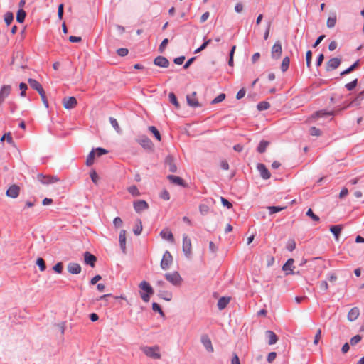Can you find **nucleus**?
I'll list each match as a JSON object with an SVG mask.
<instances>
[{
  "mask_svg": "<svg viewBox=\"0 0 364 364\" xmlns=\"http://www.w3.org/2000/svg\"><path fill=\"white\" fill-rule=\"evenodd\" d=\"M139 287L144 292H141V297L144 302H148L150 299V296L154 294V290L151 285L146 281H142Z\"/></svg>",
  "mask_w": 364,
  "mask_h": 364,
  "instance_id": "f257e3e1",
  "label": "nucleus"
},
{
  "mask_svg": "<svg viewBox=\"0 0 364 364\" xmlns=\"http://www.w3.org/2000/svg\"><path fill=\"white\" fill-rule=\"evenodd\" d=\"M141 349L146 356L151 358L158 360L161 357L160 353V348L158 346H144Z\"/></svg>",
  "mask_w": 364,
  "mask_h": 364,
  "instance_id": "f03ea898",
  "label": "nucleus"
},
{
  "mask_svg": "<svg viewBox=\"0 0 364 364\" xmlns=\"http://www.w3.org/2000/svg\"><path fill=\"white\" fill-rule=\"evenodd\" d=\"M164 277L167 281L176 287L181 286L183 282V279L178 272L166 273Z\"/></svg>",
  "mask_w": 364,
  "mask_h": 364,
  "instance_id": "7ed1b4c3",
  "label": "nucleus"
},
{
  "mask_svg": "<svg viewBox=\"0 0 364 364\" xmlns=\"http://www.w3.org/2000/svg\"><path fill=\"white\" fill-rule=\"evenodd\" d=\"M37 179L42 184H44V185H49V184L58 183L60 181L58 176H49V175L46 176V175H43L42 173H39L37 175Z\"/></svg>",
  "mask_w": 364,
  "mask_h": 364,
  "instance_id": "20e7f679",
  "label": "nucleus"
},
{
  "mask_svg": "<svg viewBox=\"0 0 364 364\" xmlns=\"http://www.w3.org/2000/svg\"><path fill=\"white\" fill-rule=\"evenodd\" d=\"M173 263V257L169 251H166L161 261V268L164 270H167L170 268L171 264Z\"/></svg>",
  "mask_w": 364,
  "mask_h": 364,
  "instance_id": "39448f33",
  "label": "nucleus"
},
{
  "mask_svg": "<svg viewBox=\"0 0 364 364\" xmlns=\"http://www.w3.org/2000/svg\"><path fill=\"white\" fill-rule=\"evenodd\" d=\"M191 239L186 236L183 235V251L185 253L186 256L189 257L191 255Z\"/></svg>",
  "mask_w": 364,
  "mask_h": 364,
  "instance_id": "423d86ee",
  "label": "nucleus"
},
{
  "mask_svg": "<svg viewBox=\"0 0 364 364\" xmlns=\"http://www.w3.org/2000/svg\"><path fill=\"white\" fill-rule=\"evenodd\" d=\"M282 53V45L279 41L276 42L272 48L271 54L273 58L278 59Z\"/></svg>",
  "mask_w": 364,
  "mask_h": 364,
  "instance_id": "0eeeda50",
  "label": "nucleus"
},
{
  "mask_svg": "<svg viewBox=\"0 0 364 364\" xmlns=\"http://www.w3.org/2000/svg\"><path fill=\"white\" fill-rule=\"evenodd\" d=\"M134 208L136 213H141L149 208L148 203L144 200H139L134 202Z\"/></svg>",
  "mask_w": 364,
  "mask_h": 364,
  "instance_id": "6e6552de",
  "label": "nucleus"
},
{
  "mask_svg": "<svg viewBox=\"0 0 364 364\" xmlns=\"http://www.w3.org/2000/svg\"><path fill=\"white\" fill-rule=\"evenodd\" d=\"M77 100L74 97H65L63 100V107L67 109L74 108L77 105Z\"/></svg>",
  "mask_w": 364,
  "mask_h": 364,
  "instance_id": "1a4fd4ad",
  "label": "nucleus"
},
{
  "mask_svg": "<svg viewBox=\"0 0 364 364\" xmlns=\"http://www.w3.org/2000/svg\"><path fill=\"white\" fill-rule=\"evenodd\" d=\"M186 100L188 105L192 107H198L201 106L196 97V92H193L191 95H188L186 96Z\"/></svg>",
  "mask_w": 364,
  "mask_h": 364,
  "instance_id": "9d476101",
  "label": "nucleus"
},
{
  "mask_svg": "<svg viewBox=\"0 0 364 364\" xmlns=\"http://www.w3.org/2000/svg\"><path fill=\"white\" fill-rule=\"evenodd\" d=\"M20 188L17 185L11 186L6 191V195L11 198H16L18 196Z\"/></svg>",
  "mask_w": 364,
  "mask_h": 364,
  "instance_id": "9b49d317",
  "label": "nucleus"
},
{
  "mask_svg": "<svg viewBox=\"0 0 364 364\" xmlns=\"http://www.w3.org/2000/svg\"><path fill=\"white\" fill-rule=\"evenodd\" d=\"M341 64V60L338 58H333L326 63V70L331 71L336 69Z\"/></svg>",
  "mask_w": 364,
  "mask_h": 364,
  "instance_id": "f8f14e48",
  "label": "nucleus"
},
{
  "mask_svg": "<svg viewBox=\"0 0 364 364\" xmlns=\"http://www.w3.org/2000/svg\"><path fill=\"white\" fill-rule=\"evenodd\" d=\"M257 168L263 179L267 180L271 177L270 172L263 164H258Z\"/></svg>",
  "mask_w": 364,
  "mask_h": 364,
  "instance_id": "ddd939ff",
  "label": "nucleus"
},
{
  "mask_svg": "<svg viewBox=\"0 0 364 364\" xmlns=\"http://www.w3.org/2000/svg\"><path fill=\"white\" fill-rule=\"evenodd\" d=\"M84 260L85 264L94 267L97 261V257L89 252H85L84 254Z\"/></svg>",
  "mask_w": 364,
  "mask_h": 364,
  "instance_id": "4468645a",
  "label": "nucleus"
},
{
  "mask_svg": "<svg viewBox=\"0 0 364 364\" xmlns=\"http://www.w3.org/2000/svg\"><path fill=\"white\" fill-rule=\"evenodd\" d=\"M201 342L208 352H213L214 349L212 342L208 335H203L201 336Z\"/></svg>",
  "mask_w": 364,
  "mask_h": 364,
  "instance_id": "2eb2a0df",
  "label": "nucleus"
},
{
  "mask_svg": "<svg viewBox=\"0 0 364 364\" xmlns=\"http://www.w3.org/2000/svg\"><path fill=\"white\" fill-rule=\"evenodd\" d=\"M154 63L159 67L161 68H168L169 65V61L168 59L164 56H158L156 57L154 60Z\"/></svg>",
  "mask_w": 364,
  "mask_h": 364,
  "instance_id": "dca6fc26",
  "label": "nucleus"
},
{
  "mask_svg": "<svg viewBox=\"0 0 364 364\" xmlns=\"http://www.w3.org/2000/svg\"><path fill=\"white\" fill-rule=\"evenodd\" d=\"M294 260L293 259H289L286 263L283 265L282 267V269L284 271V272H287V274H294Z\"/></svg>",
  "mask_w": 364,
  "mask_h": 364,
  "instance_id": "f3484780",
  "label": "nucleus"
},
{
  "mask_svg": "<svg viewBox=\"0 0 364 364\" xmlns=\"http://www.w3.org/2000/svg\"><path fill=\"white\" fill-rule=\"evenodd\" d=\"M11 90V85H4L0 90V102H3L4 100L9 95Z\"/></svg>",
  "mask_w": 364,
  "mask_h": 364,
  "instance_id": "a211bd4d",
  "label": "nucleus"
},
{
  "mask_svg": "<svg viewBox=\"0 0 364 364\" xmlns=\"http://www.w3.org/2000/svg\"><path fill=\"white\" fill-rule=\"evenodd\" d=\"M126 233L125 230H122L119 236V245L123 253H126Z\"/></svg>",
  "mask_w": 364,
  "mask_h": 364,
  "instance_id": "6ab92c4d",
  "label": "nucleus"
},
{
  "mask_svg": "<svg viewBox=\"0 0 364 364\" xmlns=\"http://www.w3.org/2000/svg\"><path fill=\"white\" fill-rule=\"evenodd\" d=\"M28 82L30 85V86L35 90H36L38 94H42L43 92H44L43 88L42 87L41 85L36 80L29 78L28 80Z\"/></svg>",
  "mask_w": 364,
  "mask_h": 364,
  "instance_id": "aec40b11",
  "label": "nucleus"
},
{
  "mask_svg": "<svg viewBox=\"0 0 364 364\" xmlns=\"http://www.w3.org/2000/svg\"><path fill=\"white\" fill-rule=\"evenodd\" d=\"M360 315V310L358 307L352 308L348 314V319L350 321H355Z\"/></svg>",
  "mask_w": 364,
  "mask_h": 364,
  "instance_id": "412c9836",
  "label": "nucleus"
},
{
  "mask_svg": "<svg viewBox=\"0 0 364 364\" xmlns=\"http://www.w3.org/2000/svg\"><path fill=\"white\" fill-rule=\"evenodd\" d=\"M68 271L70 274H77L81 272V267L77 263H69L68 265Z\"/></svg>",
  "mask_w": 364,
  "mask_h": 364,
  "instance_id": "4be33fe9",
  "label": "nucleus"
},
{
  "mask_svg": "<svg viewBox=\"0 0 364 364\" xmlns=\"http://www.w3.org/2000/svg\"><path fill=\"white\" fill-rule=\"evenodd\" d=\"M160 235L164 240H168L171 242H174L173 235L171 231L170 230H168V228L162 230L160 232Z\"/></svg>",
  "mask_w": 364,
  "mask_h": 364,
  "instance_id": "5701e85b",
  "label": "nucleus"
},
{
  "mask_svg": "<svg viewBox=\"0 0 364 364\" xmlns=\"http://www.w3.org/2000/svg\"><path fill=\"white\" fill-rule=\"evenodd\" d=\"M138 142L145 149H151L153 146L151 141L146 136H141V138L138 140Z\"/></svg>",
  "mask_w": 364,
  "mask_h": 364,
  "instance_id": "b1692460",
  "label": "nucleus"
},
{
  "mask_svg": "<svg viewBox=\"0 0 364 364\" xmlns=\"http://www.w3.org/2000/svg\"><path fill=\"white\" fill-rule=\"evenodd\" d=\"M266 336L268 338V344L273 345L275 344L278 341L277 336L272 331H267L265 332Z\"/></svg>",
  "mask_w": 364,
  "mask_h": 364,
  "instance_id": "393cba45",
  "label": "nucleus"
},
{
  "mask_svg": "<svg viewBox=\"0 0 364 364\" xmlns=\"http://www.w3.org/2000/svg\"><path fill=\"white\" fill-rule=\"evenodd\" d=\"M342 230H343V225H332L330 228V231L335 236V239L336 241H338L339 235Z\"/></svg>",
  "mask_w": 364,
  "mask_h": 364,
  "instance_id": "a878e982",
  "label": "nucleus"
},
{
  "mask_svg": "<svg viewBox=\"0 0 364 364\" xmlns=\"http://www.w3.org/2000/svg\"><path fill=\"white\" fill-rule=\"evenodd\" d=\"M166 164L167 165L169 171L174 173L177 171L176 165L173 161V159L171 156H168L166 159Z\"/></svg>",
  "mask_w": 364,
  "mask_h": 364,
  "instance_id": "bb28decb",
  "label": "nucleus"
},
{
  "mask_svg": "<svg viewBox=\"0 0 364 364\" xmlns=\"http://www.w3.org/2000/svg\"><path fill=\"white\" fill-rule=\"evenodd\" d=\"M168 179L174 184L185 186L184 181L179 176H173V175H169L168 176Z\"/></svg>",
  "mask_w": 364,
  "mask_h": 364,
  "instance_id": "cd10ccee",
  "label": "nucleus"
},
{
  "mask_svg": "<svg viewBox=\"0 0 364 364\" xmlns=\"http://www.w3.org/2000/svg\"><path fill=\"white\" fill-rule=\"evenodd\" d=\"M230 301V297H221L218 301V307L220 310L224 309Z\"/></svg>",
  "mask_w": 364,
  "mask_h": 364,
  "instance_id": "c85d7f7f",
  "label": "nucleus"
},
{
  "mask_svg": "<svg viewBox=\"0 0 364 364\" xmlns=\"http://www.w3.org/2000/svg\"><path fill=\"white\" fill-rule=\"evenodd\" d=\"M336 14L333 13L327 19L326 25L328 28H332L335 26L336 23Z\"/></svg>",
  "mask_w": 364,
  "mask_h": 364,
  "instance_id": "c756f323",
  "label": "nucleus"
},
{
  "mask_svg": "<svg viewBox=\"0 0 364 364\" xmlns=\"http://www.w3.org/2000/svg\"><path fill=\"white\" fill-rule=\"evenodd\" d=\"M26 16V11L23 9H20L16 14V21L18 23H23Z\"/></svg>",
  "mask_w": 364,
  "mask_h": 364,
  "instance_id": "7c9ffc66",
  "label": "nucleus"
},
{
  "mask_svg": "<svg viewBox=\"0 0 364 364\" xmlns=\"http://www.w3.org/2000/svg\"><path fill=\"white\" fill-rule=\"evenodd\" d=\"M269 142L267 141H264V140L261 141L257 147V151L259 153L264 152L266 151L267 147L269 146Z\"/></svg>",
  "mask_w": 364,
  "mask_h": 364,
  "instance_id": "2f4dec72",
  "label": "nucleus"
},
{
  "mask_svg": "<svg viewBox=\"0 0 364 364\" xmlns=\"http://www.w3.org/2000/svg\"><path fill=\"white\" fill-rule=\"evenodd\" d=\"M95 155L96 154H95L94 150H92L90 152V154H88V156L87 157V160H86L87 166H90L93 164Z\"/></svg>",
  "mask_w": 364,
  "mask_h": 364,
  "instance_id": "473e14b6",
  "label": "nucleus"
},
{
  "mask_svg": "<svg viewBox=\"0 0 364 364\" xmlns=\"http://www.w3.org/2000/svg\"><path fill=\"white\" fill-rule=\"evenodd\" d=\"M290 60L289 57H285L283 58L282 65H281V69L282 72H285L288 70L289 66Z\"/></svg>",
  "mask_w": 364,
  "mask_h": 364,
  "instance_id": "72a5a7b5",
  "label": "nucleus"
},
{
  "mask_svg": "<svg viewBox=\"0 0 364 364\" xmlns=\"http://www.w3.org/2000/svg\"><path fill=\"white\" fill-rule=\"evenodd\" d=\"M149 130L154 135V136L159 141L161 140L160 132L154 126L149 127Z\"/></svg>",
  "mask_w": 364,
  "mask_h": 364,
  "instance_id": "f704fd0d",
  "label": "nucleus"
},
{
  "mask_svg": "<svg viewBox=\"0 0 364 364\" xmlns=\"http://www.w3.org/2000/svg\"><path fill=\"white\" fill-rule=\"evenodd\" d=\"M136 223H137L136 224V226L134 228L133 231L136 235H139L141 234V232L142 231V223H141V220H139V219L137 220Z\"/></svg>",
  "mask_w": 364,
  "mask_h": 364,
  "instance_id": "c9c22d12",
  "label": "nucleus"
},
{
  "mask_svg": "<svg viewBox=\"0 0 364 364\" xmlns=\"http://www.w3.org/2000/svg\"><path fill=\"white\" fill-rule=\"evenodd\" d=\"M168 98H169V100L170 102L176 107V108H179L180 105H179V103L177 100V98L175 95L174 93L173 92H171L169 93L168 95Z\"/></svg>",
  "mask_w": 364,
  "mask_h": 364,
  "instance_id": "e433bc0d",
  "label": "nucleus"
},
{
  "mask_svg": "<svg viewBox=\"0 0 364 364\" xmlns=\"http://www.w3.org/2000/svg\"><path fill=\"white\" fill-rule=\"evenodd\" d=\"M358 64H359V62L358 60L355 63H353L350 67H349L348 69L341 72V75H345L350 73V72L354 70L358 66Z\"/></svg>",
  "mask_w": 364,
  "mask_h": 364,
  "instance_id": "4c0bfd02",
  "label": "nucleus"
},
{
  "mask_svg": "<svg viewBox=\"0 0 364 364\" xmlns=\"http://www.w3.org/2000/svg\"><path fill=\"white\" fill-rule=\"evenodd\" d=\"M109 122L112 126L114 127V129L117 131V132L119 133L121 132V129L117 120L113 117H109Z\"/></svg>",
  "mask_w": 364,
  "mask_h": 364,
  "instance_id": "58836bf2",
  "label": "nucleus"
},
{
  "mask_svg": "<svg viewBox=\"0 0 364 364\" xmlns=\"http://www.w3.org/2000/svg\"><path fill=\"white\" fill-rule=\"evenodd\" d=\"M270 107V105L269 102H264V101H262V102H260L258 105H257V109L259 110V111H263V110H266L267 109H269Z\"/></svg>",
  "mask_w": 364,
  "mask_h": 364,
  "instance_id": "ea45409f",
  "label": "nucleus"
},
{
  "mask_svg": "<svg viewBox=\"0 0 364 364\" xmlns=\"http://www.w3.org/2000/svg\"><path fill=\"white\" fill-rule=\"evenodd\" d=\"M285 208V207H279V206H269L267 207V209L269 211V214H274L276 213H278L281 210H283Z\"/></svg>",
  "mask_w": 364,
  "mask_h": 364,
  "instance_id": "a19ab883",
  "label": "nucleus"
},
{
  "mask_svg": "<svg viewBox=\"0 0 364 364\" xmlns=\"http://www.w3.org/2000/svg\"><path fill=\"white\" fill-rule=\"evenodd\" d=\"M14 19V15L11 12L6 13L4 16V21L7 26L10 25Z\"/></svg>",
  "mask_w": 364,
  "mask_h": 364,
  "instance_id": "79ce46f5",
  "label": "nucleus"
},
{
  "mask_svg": "<svg viewBox=\"0 0 364 364\" xmlns=\"http://www.w3.org/2000/svg\"><path fill=\"white\" fill-rule=\"evenodd\" d=\"M286 247L289 251H290V252L293 251L296 248V242H295L294 240H293V239L289 240L287 242Z\"/></svg>",
  "mask_w": 364,
  "mask_h": 364,
  "instance_id": "37998d69",
  "label": "nucleus"
},
{
  "mask_svg": "<svg viewBox=\"0 0 364 364\" xmlns=\"http://www.w3.org/2000/svg\"><path fill=\"white\" fill-rule=\"evenodd\" d=\"M159 296L166 301H170L172 298V294L169 291H161Z\"/></svg>",
  "mask_w": 364,
  "mask_h": 364,
  "instance_id": "c03bdc74",
  "label": "nucleus"
},
{
  "mask_svg": "<svg viewBox=\"0 0 364 364\" xmlns=\"http://www.w3.org/2000/svg\"><path fill=\"white\" fill-rule=\"evenodd\" d=\"M36 264L38 266L41 271H44L46 268L45 261L43 258H38L36 260Z\"/></svg>",
  "mask_w": 364,
  "mask_h": 364,
  "instance_id": "a18cd8bd",
  "label": "nucleus"
},
{
  "mask_svg": "<svg viewBox=\"0 0 364 364\" xmlns=\"http://www.w3.org/2000/svg\"><path fill=\"white\" fill-rule=\"evenodd\" d=\"M306 215L310 217L313 220H314L316 222H318L320 220L319 217L318 215H315L311 208H309L307 210Z\"/></svg>",
  "mask_w": 364,
  "mask_h": 364,
  "instance_id": "49530a36",
  "label": "nucleus"
},
{
  "mask_svg": "<svg viewBox=\"0 0 364 364\" xmlns=\"http://www.w3.org/2000/svg\"><path fill=\"white\" fill-rule=\"evenodd\" d=\"M6 140L8 143H9L10 144H12L14 143L13 141V138L11 136V134L10 132H8L6 134H5L4 135L2 136V137L1 138V141H3L4 140Z\"/></svg>",
  "mask_w": 364,
  "mask_h": 364,
  "instance_id": "de8ad7c7",
  "label": "nucleus"
},
{
  "mask_svg": "<svg viewBox=\"0 0 364 364\" xmlns=\"http://www.w3.org/2000/svg\"><path fill=\"white\" fill-rule=\"evenodd\" d=\"M332 114H333V112H326L323 110H321V111L316 112L314 114V117H323L325 116H328V115H332Z\"/></svg>",
  "mask_w": 364,
  "mask_h": 364,
  "instance_id": "09e8293b",
  "label": "nucleus"
},
{
  "mask_svg": "<svg viewBox=\"0 0 364 364\" xmlns=\"http://www.w3.org/2000/svg\"><path fill=\"white\" fill-rule=\"evenodd\" d=\"M128 191L133 196H139V191L136 186H132L128 188Z\"/></svg>",
  "mask_w": 364,
  "mask_h": 364,
  "instance_id": "8fccbe9b",
  "label": "nucleus"
},
{
  "mask_svg": "<svg viewBox=\"0 0 364 364\" xmlns=\"http://www.w3.org/2000/svg\"><path fill=\"white\" fill-rule=\"evenodd\" d=\"M364 99V91L361 92L358 97L350 102V105H358V102Z\"/></svg>",
  "mask_w": 364,
  "mask_h": 364,
  "instance_id": "3c124183",
  "label": "nucleus"
},
{
  "mask_svg": "<svg viewBox=\"0 0 364 364\" xmlns=\"http://www.w3.org/2000/svg\"><path fill=\"white\" fill-rule=\"evenodd\" d=\"M225 98V95L224 93L220 94L218 96H217L215 99L213 100L212 104H217L222 101H223Z\"/></svg>",
  "mask_w": 364,
  "mask_h": 364,
  "instance_id": "603ef678",
  "label": "nucleus"
},
{
  "mask_svg": "<svg viewBox=\"0 0 364 364\" xmlns=\"http://www.w3.org/2000/svg\"><path fill=\"white\" fill-rule=\"evenodd\" d=\"M311 58H312V53L311 50H308L306 53V65L309 68H311Z\"/></svg>",
  "mask_w": 364,
  "mask_h": 364,
  "instance_id": "864d4df0",
  "label": "nucleus"
},
{
  "mask_svg": "<svg viewBox=\"0 0 364 364\" xmlns=\"http://www.w3.org/2000/svg\"><path fill=\"white\" fill-rule=\"evenodd\" d=\"M309 132H310L311 135H312V136H318L321 134V130L315 127H311Z\"/></svg>",
  "mask_w": 364,
  "mask_h": 364,
  "instance_id": "5fc2aeb1",
  "label": "nucleus"
},
{
  "mask_svg": "<svg viewBox=\"0 0 364 364\" xmlns=\"http://www.w3.org/2000/svg\"><path fill=\"white\" fill-rule=\"evenodd\" d=\"M235 49H236V46H233L232 47V48H231V50H230V59H229V61H228V64H229L230 66H233V55H234Z\"/></svg>",
  "mask_w": 364,
  "mask_h": 364,
  "instance_id": "6e6d98bb",
  "label": "nucleus"
},
{
  "mask_svg": "<svg viewBox=\"0 0 364 364\" xmlns=\"http://www.w3.org/2000/svg\"><path fill=\"white\" fill-rule=\"evenodd\" d=\"M53 270L58 274H61L63 272V266L62 262H58L53 267Z\"/></svg>",
  "mask_w": 364,
  "mask_h": 364,
  "instance_id": "4d7b16f0",
  "label": "nucleus"
},
{
  "mask_svg": "<svg viewBox=\"0 0 364 364\" xmlns=\"http://www.w3.org/2000/svg\"><path fill=\"white\" fill-rule=\"evenodd\" d=\"M93 150L97 156H100L108 153V151L103 148H97L96 149Z\"/></svg>",
  "mask_w": 364,
  "mask_h": 364,
  "instance_id": "13d9d810",
  "label": "nucleus"
},
{
  "mask_svg": "<svg viewBox=\"0 0 364 364\" xmlns=\"http://www.w3.org/2000/svg\"><path fill=\"white\" fill-rule=\"evenodd\" d=\"M211 40L210 39H208L206 41H205L200 48H197L196 50H195V53H200L201 52L202 50H203L210 43Z\"/></svg>",
  "mask_w": 364,
  "mask_h": 364,
  "instance_id": "bf43d9fd",
  "label": "nucleus"
},
{
  "mask_svg": "<svg viewBox=\"0 0 364 364\" xmlns=\"http://www.w3.org/2000/svg\"><path fill=\"white\" fill-rule=\"evenodd\" d=\"M362 339V337L360 335H356L351 338L350 339V344L352 346H355V344L358 343Z\"/></svg>",
  "mask_w": 364,
  "mask_h": 364,
  "instance_id": "052dcab7",
  "label": "nucleus"
},
{
  "mask_svg": "<svg viewBox=\"0 0 364 364\" xmlns=\"http://www.w3.org/2000/svg\"><path fill=\"white\" fill-rule=\"evenodd\" d=\"M357 82H358V80L357 79H355L354 80H353L352 82H349V83H347L346 85V87L348 90H353L356 85H357Z\"/></svg>",
  "mask_w": 364,
  "mask_h": 364,
  "instance_id": "680f3d73",
  "label": "nucleus"
},
{
  "mask_svg": "<svg viewBox=\"0 0 364 364\" xmlns=\"http://www.w3.org/2000/svg\"><path fill=\"white\" fill-rule=\"evenodd\" d=\"M321 329L318 328L317 330V331H316V335H315L314 343L315 345H317L318 343L319 340L321 339Z\"/></svg>",
  "mask_w": 364,
  "mask_h": 364,
  "instance_id": "e2e57ef3",
  "label": "nucleus"
},
{
  "mask_svg": "<svg viewBox=\"0 0 364 364\" xmlns=\"http://www.w3.org/2000/svg\"><path fill=\"white\" fill-rule=\"evenodd\" d=\"M90 178H91V179H92V182L94 183H95V184L97 183L98 180H99V177H98V176H97V174L95 171H91V173H90Z\"/></svg>",
  "mask_w": 364,
  "mask_h": 364,
  "instance_id": "0e129e2a",
  "label": "nucleus"
},
{
  "mask_svg": "<svg viewBox=\"0 0 364 364\" xmlns=\"http://www.w3.org/2000/svg\"><path fill=\"white\" fill-rule=\"evenodd\" d=\"M19 88H20V90L21 91V95L22 97H24L26 95V91L27 90V85L26 83H24V82H21L19 85Z\"/></svg>",
  "mask_w": 364,
  "mask_h": 364,
  "instance_id": "69168bd1",
  "label": "nucleus"
},
{
  "mask_svg": "<svg viewBox=\"0 0 364 364\" xmlns=\"http://www.w3.org/2000/svg\"><path fill=\"white\" fill-rule=\"evenodd\" d=\"M199 210H200V212L202 213V214H206L208 213L209 211V208L207 205H205V204H202L199 206Z\"/></svg>",
  "mask_w": 364,
  "mask_h": 364,
  "instance_id": "338daca9",
  "label": "nucleus"
},
{
  "mask_svg": "<svg viewBox=\"0 0 364 364\" xmlns=\"http://www.w3.org/2000/svg\"><path fill=\"white\" fill-rule=\"evenodd\" d=\"M122 220L119 217H116L113 220V224L115 228L122 226Z\"/></svg>",
  "mask_w": 364,
  "mask_h": 364,
  "instance_id": "774afa93",
  "label": "nucleus"
}]
</instances>
